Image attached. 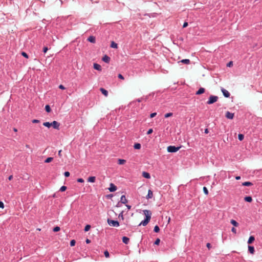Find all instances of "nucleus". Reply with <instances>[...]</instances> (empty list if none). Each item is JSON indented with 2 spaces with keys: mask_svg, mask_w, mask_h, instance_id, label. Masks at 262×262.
<instances>
[{
  "mask_svg": "<svg viewBox=\"0 0 262 262\" xmlns=\"http://www.w3.org/2000/svg\"><path fill=\"white\" fill-rule=\"evenodd\" d=\"M173 114L172 113H168L165 115V118H168L172 116Z\"/></svg>",
  "mask_w": 262,
  "mask_h": 262,
  "instance_id": "obj_38",
  "label": "nucleus"
},
{
  "mask_svg": "<svg viewBox=\"0 0 262 262\" xmlns=\"http://www.w3.org/2000/svg\"><path fill=\"white\" fill-rule=\"evenodd\" d=\"M70 175V173L69 171H66L64 172V176L66 177H69Z\"/></svg>",
  "mask_w": 262,
  "mask_h": 262,
  "instance_id": "obj_43",
  "label": "nucleus"
},
{
  "mask_svg": "<svg viewBox=\"0 0 262 262\" xmlns=\"http://www.w3.org/2000/svg\"><path fill=\"white\" fill-rule=\"evenodd\" d=\"M244 200L247 202H251L252 201V198L251 196H247L245 197Z\"/></svg>",
  "mask_w": 262,
  "mask_h": 262,
  "instance_id": "obj_21",
  "label": "nucleus"
},
{
  "mask_svg": "<svg viewBox=\"0 0 262 262\" xmlns=\"http://www.w3.org/2000/svg\"><path fill=\"white\" fill-rule=\"evenodd\" d=\"M208 133H209V130H208V129L207 128H206V129H205V134H208Z\"/></svg>",
  "mask_w": 262,
  "mask_h": 262,
  "instance_id": "obj_60",
  "label": "nucleus"
},
{
  "mask_svg": "<svg viewBox=\"0 0 262 262\" xmlns=\"http://www.w3.org/2000/svg\"><path fill=\"white\" fill-rule=\"evenodd\" d=\"M123 211H122L119 214V216H118V217L119 219H121L122 220H124V217H123Z\"/></svg>",
  "mask_w": 262,
  "mask_h": 262,
  "instance_id": "obj_34",
  "label": "nucleus"
},
{
  "mask_svg": "<svg viewBox=\"0 0 262 262\" xmlns=\"http://www.w3.org/2000/svg\"><path fill=\"white\" fill-rule=\"evenodd\" d=\"M67 189V187L65 186H62L60 187L59 191L63 192L64 191Z\"/></svg>",
  "mask_w": 262,
  "mask_h": 262,
  "instance_id": "obj_35",
  "label": "nucleus"
},
{
  "mask_svg": "<svg viewBox=\"0 0 262 262\" xmlns=\"http://www.w3.org/2000/svg\"><path fill=\"white\" fill-rule=\"evenodd\" d=\"M21 54V55H22L24 57H25V58H28V55H27V54L26 52H22Z\"/></svg>",
  "mask_w": 262,
  "mask_h": 262,
  "instance_id": "obj_42",
  "label": "nucleus"
},
{
  "mask_svg": "<svg viewBox=\"0 0 262 262\" xmlns=\"http://www.w3.org/2000/svg\"><path fill=\"white\" fill-rule=\"evenodd\" d=\"M95 180H96V177H94V176H92V177H90L88 179V181L89 182H91V183H94L95 182Z\"/></svg>",
  "mask_w": 262,
  "mask_h": 262,
  "instance_id": "obj_14",
  "label": "nucleus"
},
{
  "mask_svg": "<svg viewBox=\"0 0 262 262\" xmlns=\"http://www.w3.org/2000/svg\"><path fill=\"white\" fill-rule=\"evenodd\" d=\"M126 206L127 207V209L129 210L131 208V206L129 205H126Z\"/></svg>",
  "mask_w": 262,
  "mask_h": 262,
  "instance_id": "obj_61",
  "label": "nucleus"
},
{
  "mask_svg": "<svg viewBox=\"0 0 262 262\" xmlns=\"http://www.w3.org/2000/svg\"><path fill=\"white\" fill-rule=\"evenodd\" d=\"M26 147H27V148H29V145H27H27H26Z\"/></svg>",
  "mask_w": 262,
  "mask_h": 262,
  "instance_id": "obj_64",
  "label": "nucleus"
},
{
  "mask_svg": "<svg viewBox=\"0 0 262 262\" xmlns=\"http://www.w3.org/2000/svg\"><path fill=\"white\" fill-rule=\"evenodd\" d=\"M244 138V136L243 134H239L238 135V139L239 141H242Z\"/></svg>",
  "mask_w": 262,
  "mask_h": 262,
  "instance_id": "obj_31",
  "label": "nucleus"
},
{
  "mask_svg": "<svg viewBox=\"0 0 262 262\" xmlns=\"http://www.w3.org/2000/svg\"><path fill=\"white\" fill-rule=\"evenodd\" d=\"M48 50V48L47 47H44L43 49V52L44 53H46Z\"/></svg>",
  "mask_w": 262,
  "mask_h": 262,
  "instance_id": "obj_52",
  "label": "nucleus"
},
{
  "mask_svg": "<svg viewBox=\"0 0 262 262\" xmlns=\"http://www.w3.org/2000/svg\"><path fill=\"white\" fill-rule=\"evenodd\" d=\"M118 78L121 79H122V80H123L124 79V77L121 74H119L118 75Z\"/></svg>",
  "mask_w": 262,
  "mask_h": 262,
  "instance_id": "obj_51",
  "label": "nucleus"
},
{
  "mask_svg": "<svg viewBox=\"0 0 262 262\" xmlns=\"http://www.w3.org/2000/svg\"><path fill=\"white\" fill-rule=\"evenodd\" d=\"M188 26V23L187 22H185L183 24V27L185 28Z\"/></svg>",
  "mask_w": 262,
  "mask_h": 262,
  "instance_id": "obj_54",
  "label": "nucleus"
},
{
  "mask_svg": "<svg viewBox=\"0 0 262 262\" xmlns=\"http://www.w3.org/2000/svg\"><path fill=\"white\" fill-rule=\"evenodd\" d=\"M205 92V89L203 88H201L196 92V95H200L203 94Z\"/></svg>",
  "mask_w": 262,
  "mask_h": 262,
  "instance_id": "obj_17",
  "label": "nucleus"
},
{
  "mask_svg": "<svg viewBox=\"0 0 262 262\" xmlns=\"http://www.w3.org/2000/svg\"><path fill=\"white\" fill-rule=\"evenodd\" d=\"M88 40L92 43L95 42V37L93 36H90L88 38Z\"/></svg>",
  "mask_w": 262,
  "mask_h": 262,
  "instance_id": "obj_13",
  "label": "nucleus"
},
{
  "mask_svg": "<svg viewBox=\"0 0 262 262\" xmlns=\"http://www.w3.org/2000/svg\"><path fill=\"white\" fill-rule=\"evenodd\" d=\"M254 240H255L254 237L253 236H250L248 241V243L249 244H250L252 243Z\"/></svg>",
  "mask_w": 262,
  "mask_h": 262,
  "instance_id": "obj_20",
  "label": "nucleus"
},
{
  "mask_svg": "<svg viewBox=\"0 0 262 262\" xmlns=\"http://www.w3.org/2000/svg\"><path fill=\"white\" fill-rule=\"evenodd\" d=\"M85 242H86V244H89V243H91V240H90V239H88V238H87V239H86V241H85Z\"/></svg>",
  "mask_w": 262,
  "mask_h": 262,
  "instance_id": "obj_56",
  "label": "nucleus"
},
{
  "mask_svg": "<svg viewBox=\"0 0 262 262\" xmlns=\"http://www.w3.org/2000/svg\"><path fill=\"white\" fill-rule=\"evenodd\" d=\"M248 251L249 252L253 254L255 252L254 248L253 246H248Z\"/></svg>",
  "mask_w": 262,
  "mask_h": 262,
  "instance_id": "obj_18",
  "label": "nucleus"
},
{
  "mask_svg": "<svg viewBox=\"0 0 262 262\" xmlns=\"http://www.w3.org/2000/svg\"><path fill=\"white\" fill-rule=\"evenodd\" d=\"M53 160V158L52 157H48L45 161V163H50Z\"/></svg>",
  "mask_w": 262,
  "mask_h": 262,
  "instance_id": "obj_29",
  "label": "nucleus"
},
{
  "mask_svg": "<svg viewBox=\"0 0 262 262\" xmlns=\"http://www.w3.org/2000/svg\"><path fill=\"white\" fill-rule=\"evenodd\" d=\"M160 243V239L159 238H157L155 241L154 244L156 245H158Z\"/></svg>",
  "mask_w": 262,
  "mask_h": 262,
  "instance_id": "obj_40",
  "label": "nucleus"
},
{
  "mask_svg": "<svg viewBox=\"0 0 262 262\" xmlns=\"http://www.w3.org/2000/svg\"><path fill=\"white\" fill-rule=\"evenodd\" d=\"M91 228V226L90 225H86L84 227V231L87 232Z\"/></svg>",
  "mask_w": 262,
  "mask_h": 262,
  "instance_id": "obj_33",
  "label": "nucleus"
},
{
  "mask_svg": "<svg viewBox=\"0 0 262 262\" xmlns=\"http://www.w3.org/2000/svg\"><path fill=\"white\" fill-rule=\"evenodd\" d=\"M232 65H233V62H232V61H230V62L227 64V67H230L232 66Z\"/></svg>",
  "mask_w": 262,
  "mask_h": 262,
  "instance_id": "obj_49",
  "label": "nucleus"
},
{
  "mask_svg": "<svg viewBox=\"0 0 262 262\" xmlns=\"http://www.w3.org/2000/svg\"><path fill=\"white\" fill-rule=\"evenodd\" d=\"M230 223L235 227H237L239 225L238 223L234 220H231Z\"/></svg>",
  "mask_w": 262,
  "mask_h": 262,
  "instance_id": "obj_23",
  "label": "nucleus"
},
{
  "mask_svg": "<svg viewBox=\"0 0 262 262\" xmlns=\"http://www.w3.org/2000/svg\"><path fill=\"white\" fill-rule=\"evenodd\" d=\"M32 123H38L40 122V121L39 120H37V119H33L32 121Z\"/></svg>",
  "mask_w": 262,
  "mask_h": 262,
  "instance_id": "obj_44",
  "label": "nucleus"
},
{
  "mask_svg": "<svg viewBox=\"0 0 262 262\" xmlns=\"http://www.w3.org/2000/svg\"><path fill=\"white\" fill-rule=\"evenodd\" d=\"M209 98H212V99L217 98V96H210Z\"/></svg>",
  "mask_w": 262,
  "mask_h": 262,
  "instance_id": "obj_57",
  "label": "nucleus"
},
{
  "mask_svg": "<svg viewBox=\"0 0 262 262\" xmlns=\"http://www.w3.org/2000/svg\"><path fill=\"white\" fill-rule=\"evenodd\" d=\"M52 126H53V128L55 129H59L60 123L56 121H53L52 123Z\"/></svg>",
  "mask_w": 262,
  "mask_h": 262,
  "instance_id": "obj_4",
  "label": "nucleus"
},
{
  "mask_svg": "<svg viewBox=\"0 0 262 262\" xmlns=\"http://www.w3.org/2000/svg\"><path fill=\"white\" fill-rule=\"evenodd\" d=\"M46 111L48 113H50L51 111L50 106L49 105H46L45 106Z\"/></svg>",
  "mask_w": 262,
  "mask_h": 262,
  "instance_id": "obj_30",
  "label": "nucleus"
},
{
  "mask_svg": "<svg viewBox=\"0 0 262 262\" xmlns=\"http://www.w3.org/2000/svg\"><path fill=\"white\" fill-rule=\"evenodd\" d=\"M93 67L95 70H97L99 71H101L102 70L101 66L98 63H94Z\"/></svg>",
  "mask_w": 262,
  "mask_h": 262,
  "instance_id": "obj_9",
  "label": "nucleus"
},
{
  "mask_svg": "<svg viewBox=\"0 0 262 262\" xmlns=\"http://www.w3.org/2000/svg\"><path fill=\"white\" fill-rule=\"evenodd\" d=\"M206 246L209 249H210L211 247V245L210 243H207Z\"/></svg>",
  "mask_w": 262,
  "mask_h": 262,
  "instance_id": "obj_53",
  "label": "nucleus"
},
{
  "mask_svg": "<svg viewBox=\"0 0 262 262\" xmlns=\"http://www.w3.org/2000/svg\"><path fill=\"white\" fill-rule=\"evenodd\" d=\"M203 191L205 194L207 195L208 194V190L206 187H203Z\"/></svg>",
  "mask_w": 262,
  "mask_h": 262,
  "instance_id": "obj_39",
  "label": "nucleus"
},
{
  "mask_svg": "<svg viewBox=\"0 0 262 262\" xmlns=\"http://www.w3.org/2000/svg\"><path fill=\"white\" fill-rule=\"evenodd\" d=\"M126 162V161L124 159H118V163L119 164V165H123Z\"/></svg>",
  "mask_w": 262,
  "mask_h": 262,
  "instance_id": "obj_25",
  "label": "nucleus"
},
{
  "mask_svg": "<svg viewBox=\"0 0 262 262\" xmlns=\"http://www.w3.org/2000/svg\"><path fill=\"white\" fill-rule=\"evenodd\" d=\"M12 178H13V176H12V175L8 177V179H9V180H10H10H11L12 179Z\"/></svg>",
  "mask_w": 262,
  "mask_h": 262,
  "instance_id": "obj_58",
  "label": "nucleus"
},
{
  "mask_svg": "<svg viewBox=\"0 0 262 262\" xmlns=\"http://www.w3.org/2000/svg\"><path fill=\"white\" fill-rule=\"evenodd\" d=\"M152 132H153V130H152V128H150V129H149L147 131V135H149V134H151Z\"/></svg>",
  "mask_w": 262,
  "mask_h": 262,
  "instance_id": "obj_47",
  "label": "nucleus"
},
{
  "mask_svg": "<svg viewBox=\"0 0 262 262\" xmlns=\"http://www.w3.org/2000/svg\"><path fill=\"white\" fill-rule=\"evenodd\" d=\"M129 238L126 236H123L122 237V242L125 244H127L129 243Z\"/></svg>",
  "mask_w": 262,
  "mask_h": 262,
  "instance_id": "obj_15",
  "label": "nucleus"
},
{
  "mask_svg": "<svg viewBox=\"0 0 262 262\" xmlns=\"http://www.w3.org/2000/svg\"><path fill=\"white\" fill-rule=\"evenodd\" d=\"M231 231L233 233H236V229L234 227H232V229H231Z\"/></svg>",
  "mask_w": 262,
  "mask_h": 262,
  "instance_id": "obj_48",
  "label": "nucleus"
},
{
  "mask_svg": "<svg viewBox=\"0 0 262 262\" xmlns=\"http://www.w3.org/2000/svg\"><path fill=\"white\" fill-rule=\"evenodd\" d=\"M0 208H4V204L2 201H0Z\"/></svg>",
  "mask_w": 262,
  "mask_h": 262,
  "instance_id": "obj_50",
  "label": "nucleus"
},
{
  "mask_svg": "<svg viewBox=\"0 0 262 262\" xmlns=\"http://www.w3.org/2000/svg\"><path fill=\"white\" fill-rule=\"evenodd\" d=\"M154 231V232H155L156 233H158V232H159L160 228H159V226L158 225H156V226H155Z\"/></svg>",
  "mask_w": 262,
  "mask_h": 262,
  "instance_id": "obj_32",
  "label": "nucleus"
},
{
  "mask_svg": "<svg viewBox=\"0 0 262 262\" xmlns=\"http://www.w3.org/2000/svg\"><path fill=\"white\" fill-rule=\"evenodd\" d=\"M61 150H60L59 151H58V155L61 157Z\"/></svg>",
  "mask_w": 262,
  "mask_h": 262,
  "instance_id": "obj_62",
  "label": "nucleus"
},
{
  "mask_svg": "<svg viewBox=\"0 0 262 262\" xmlns=\"http://www.w3.org/2000/svg\"><path fill=\"white\" fill-rule=\"evenodd\" d=\"M104 254L105 256L106 257H107H107H109V256H110L109 252H108V251H107V250H106V251H104Z\"/></svg>",
  "mask_w": 262,
  "mask_h": 262,
  "instance_id": "obj_41",
  "label": "nucleus"
},
{
  "mask_svg": "<svg viewBox=\"0 0 262 262\" xmlns=\"http://www.w3.org/2000/svg\"><path fill=\"white\" fill-rule=\"evenodd\" d=\"M142 176L145 178H146V179H150V174L147 172H145V171H143L142 172Z\"/></svg>",
  "mask_w": 262,
  "mask_h": 262,
  "instance_id": "obj_12",
  "label": "nucleus"
},
{
  "mask_svg": "<svg viewBox=\"0 0 262 262\" xmlns=\"http://www.w3.org/2000/svg\"><path fill=\"white\" fill-rule=\"evenodd\" d=\"M59 88L60 89H62V90H64L65 89L64 86L63 85H61V84L59 86Z\"/></svg>",
  "mask_w": 262,
  "mask_h": 262,
  "instance_id": "obj_55",
  "label": "nucleus"
},
{
  "mask_svg": "<svg viewBox=\"0 0 262 262\" xmlns=\"http://www.w3.org/2000/svg\"><path fill=\"white\" fill-rule=\"evenodd\" d=\"M102 59L106 63H108L110 61V58L106 55H104Z\"/></svg>",
  "mask_w": 262,
  "mask_h": 262,
  "instance_id": "obj_10",
  "label": "nucleus"
},
{
  "mask_svg": "<svg viewBox=\"0 0 262 262\" xmlns=\"http://www.w3.org/2000/svg\"><path fill=\"white\" fill-rule=\"evenodd\" d=\"M152 197H153V192L150 189H149L148 191V194L146 195V198L147 199H151Z\"/></svg>",
  "mask_w": 262,
  "mask_h": 262,
  "instance_id": "obj_8",
  "label": "nucleus"
},
{
  "mask_svg": "<svg viewBox=\"0 0 262 262\" xmlns=\"http://www.w3.org/2000/svg\"><path fill=\"white\" fill-rule=\"evenodd\" d=\"M108 190L110 192H114L117 190V187L114 184L111 183Z\"/></svg>",
  "mask_w": 262,
  "mask_h": 262,
  "instance_id": "obj_5",
  "label": "nucleus"
},
{
  "mask_svg": "<svg viewBox=\"0 0 262 262\" xmlns=\"http://www.w3.org/2000/svg\"><path fill=\"white\" fill-rule=\"evenodd\" d=\"M13 130H14L15 132H17V129L16 128H13Z\"/></svg>",
  "mask_w": 262,
  "mask_h": 262,
  "instance_id": "obj_63",
  "label": "nucleus"
},
{
  "mask_svg": "<svg viewBox=\"0 0 262 262\" xmlns=\"http://www.w3.org/2000/svg\"><path fill=\"white\" fill-rule=\"evenodd\" d=\"M100 91L104 95V96H105V97L107 96V95H108V92L106 90H105L103 88H101L100 89Z\"/></svg>",
  "mask_w": 262,
  "mask_h": 262,
  "instance_id": "obj_19",
  "label": "nucleus"
},
{
  "mask_svg": "<svg viewBox=\"0 0 262 262\" xmlns=\"http://www.w3.org/2000/svg\"><path fill=\"white\" fill-rule=\"evenodd\" d=\"M141 144L140 143H135L134 145V147L136 149H139L141 148Z\"/></svg>",
  "mask_w": 262,
  "mask_h": 262,
  "instance_id": "obj_24",
  "label": "nucleus"
},
{
  "mask_svg": "<svg viewBox=\"0 0 262 262\" xmlns=\"http://www.w3.org/2000/svg\"><path fill=\"white\" fill-rule=\"evenodd\" d=\"M222 92L224 95V96L225 97H229L230 96V93L226 90L224 89H222Z\"/></svg>",
  "mask_w": 262,
  "mask_h": 262,
  "instance_id": "obj_7",
  "label": "nucleus"
},
{
  "mask_svg": "<svg viewBox=\"0 0 262 262\" xmlns=\"http://www.w3.org/2000/svg\"><path fill=\"white\" fill-rule=\"evenodd\" d=\"M107 223L109 225L113 227H118L119 226V223L117 221L112 220L111 219H107Z\"/></svg>",
  "mask_w": 262,
  "mask_h": 262,
  "instance_id": "obj_3",
  "label": "nucleus"
},
{
  "mask_svg": "<svg viewBox=\"0 0 262 262\" xmlns=\"http://www.w3.org/2000/svg\"><path fill=\"white\" fill-rule=\"evenodd\" d=\"M217 99H209L207 103L208 104H211L217 101Z\"/></svg>",
  "mask_w": 262,
  "mask_h": 262,
  "instance_id": "obj_27",
  "label": "nucleus"
},
{
  "mask_svg": "<svg viewBox=\"0 0 262 262\" xmlns=\"http://www.w3.org/2000/svg\"><path fill=\"white\" fill-rule=\"evenodd\" d=\"M235 179L237 180H240L241 179V177L240 176H236V177H235Z\"/></svg>",
  "mask_w": 262,
  "mask_h": 262,
  "instance_id": "obj_59",
  "label": "nucleus"
},
{
  "mask_svg": "<svg viewBox=\"0 0 262 262\" xmlns=\"http://www.w3.org/2000/svg\"><path fill=\"white\" fill-rule=\"evenodd\" d=\"M60 228L58 226H56L53 228V231L54 232H57L60 230Z\"/></svg>",
  "mask_w": 262,
  "mask_h": 262,
  "instance_id": "obj_36",
  "label": "nucleus"
},
{
  "mask_svg": "<svg viewBox=\"0 0 262 262\" xmlns=\"http://www.w3.org/2000/svg\"><path fill=\"white\" fill-rule=\"evenodd\" d=\"M111 47L112 48L116 49L118 48V45L114 41H112L111 45Z\"/></svg>",
  "mask_w": 262,
  "mask_h": 262,
  "instance_id": "obj_26",
  "label": "nucleus"
},
{
  "mask_svg": "<svg viewBox=\"0 0 262 262\" xmlns=\"http://www.w3.org/2000/svg\"><path fill=\"white\" fill-rule=\"evenodd\" d=\"M76 242L74 239H72L70 242V246L73 247L75 245Z\"/></svg>",
  "mask_w": 262,
  "mask_h": 262,
  "instance_id": "obj_37",
  "label": "nucleus"
},
{
  "mask_svg": "<svg viewBox=\"0 0 262 262\" xmlns=\"http://www.w3.org/2000/svg\"><path fill=\"white\" fill-rule=\"evenodd\" d=\"M225 117L228 119H232L234 117V113L228 111L226 113Z\"/></svg>",
  "mask_w": 262,
  "mask_h": 262,
  "instance_id": "obj_6",
  "label": "nucleus"
},
{
  "mask_svg": "<svg viewBox=\"0 0 262 262\" xmlns=\"http://www.w3.org/2000/svg\"><path fill=\"white\" fill-rule=\"evenodd\" d=\"M143 213L145 215V219L139 224V226L143 225V226H145L150 220L151 215V211L148 210H143Z\"/></svg>",
  "mask_w": 262,
  "mask_h": 262,
  "instance_id": "obj_1",
  "label": "nucleus"
},
{
  "mask_svg": "<svg viewBox=\"0 0 262 262\" xmlns=\"http://www.w3.org/2000/svg\"><path fill=\"white\" fill-rule=\"evenodd\" d=\"M43 125L45 126H46L47 127H50V126H52V124L51 123H50L49 122H45L43 123Z\"/></svg>",
  "mask_w": 262,
  "mask_h": 262,
  "instance_id": "obj_28",
  "label": "nucleus"
},
{
  "mask_svg": "<svg viewBox=\"0 0 262 262\" xmlns=\"http://www.w3.org/2000/svg\"><path fill=\"white\" fill-rule=\"evenodd\" d=\"M120 202L124 204L127 202V200H126L125 196L124 195L121 196L120 199Z\"/></svg>",
  "mask_w": 262,
  "mask_h": 262,
  "instance_id": "obj_11",
  "label": "nucleus"
},
{
  "mask_svg": "<svg viewBox=\"0 0 262 262\" xmlns=\"http://www.w3.org/2000/svg\"><path fill=\"white\" fill-rule=\"evenodd\" d=\"M156 115H157L156 113H152L150 114V117L154 118V117H155L156 116Z\"/></svg>",
  "mask_w": 262,
  "mask_h": 262,
  "instance_id": "obj_45",
  "label": "nucleus"
},
{
  "mask_svg": "<svg viewBox=\"0 0 262 262\" xmlns=\"http://www.w3.org/2000/svg\"><path fill=\"white\" fill-rule=\"evenodd\" d=\"M77 182L79 183H83L84 180L82 178H79L77 179Z\"/></svg>",
  "mask_w": 262,
  "mask_h": 262,
  "instance_id": "obj_46",
  "label": "nucleus"
},
{
  "mask_svg": "<svg viewBox=\"0 0 262 262\" xmlns=\"http://www.w3.org/2000/svg\"><path fill=\"white\" fill-rule=\"evenodd\" d=\"M181 148V146L176 147L174 146H169L167 147V151L169 152H176L178 151Z\"/></svg>",
  "mask_w": 262,
  "mask_h": 262,
  "instance_id": "obj_2",
  "label": "nucleus"
},
{
  "mask_svg": "<svg viewBox=\"0 0 262 262\" xmlns=\"http://www.w3.org/2000/svg\"><path fill=\"white\" fill-rule=\"evenodd\" d=\"M179 62H182L184 64H188L190 63V61L189 59H185L181 60V61H179Z\"/></svg>",
  "mask_w": 262,
  "mask_h": 262,
  "instance_id": "obj_16",
  "label": "nucleus"
},
{
  "mask_svg": "<svg viewBox=\"0 0 262 262\" xmlns=\"http://www.w3.org/2000/svg\"><path fill=\"white\" fill-rule=\"evenodd\" d=\"M253 184L250 182H245L242 183V185L244 186H250L252 185Z\"/></svg>",
  "mask_w": 262,
  "mask_h": 262,
  "instance_id": "obj_22",
  "label": "nucleus"
}]
</instances>
